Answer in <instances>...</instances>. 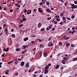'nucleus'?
<instances>
[{"instance_id": "f257e3e1", "label": "nucleus", "mask_w": 77, "mask_h": 77, "mask_svg": "<svg viewBox=\"0 0 77 77\" xmlns=\"http://www.w3.org/2000/svg\"><path fill=\"white\" fill-rule=\"evenodd\" d=\"M77 6L76 5H75L74 4H71V9H75V8H77Z\"/></svg>"}, {"instance_id": "f03ea898", "label": "nucleus", "mask_w": 77, "mask_h": 77, "mask_svg": "<svg viewBox=\"0 0 77 77\" xmlns=\"http://www.w3.org/2000/svg\"><path fill=\"white\" fill-rule=\"evenodd\" d=\"M46 12H48V13H51V10L48 8H47L46 10Z\"/></svg>"}, {"instance_id": "7ed1b4c3", "label": "nucleus", "mask_w": 77, "mask_h": 77, "mask_svg": "<svg viewBox=\"0 0 77 77\" xmlns=\"http://www.w3.org/2000/svg\"><path fill=\"white\" fill-rule=\"evenodd\" d=\"M52 45H53V43L51 42H49L48 44V47H52Z\"/></svg>"}, {"instance_id": "20e7f679", "label": "nucleus", "mask_w": 77, "mask_h": 77, "mask_svg": "<svg viewBox=\"0 0 77 77\" xmlns=\"http://www.w3.org/2000/svg\"><path fill=\"white\" fill-rule=\"evenodd\" d=\"M3 51H5V52H8V51H9V48H7L6 49L5 48H4L3 50Z\"/></svg>"}, {"instance_id": "39448f33", "label": "nucleus", "mask_w": 77, "mask_h": 77, "mask_svg": "<svg viewBox=\"0 0 77 77\" xmlns=\"http://www.w3.org/2000/svg\"><path fill=\"white\" fill-rule=\"evenodd\" d=\"M29 62H28L26 63V68H29Z\"/></svg>"}, {"instance_id": "423d86ee", "label": "nucleus", "mask_w": 77, "mask_h": 77, "mask_svg": "<svg viewBox=\"0 0 77 77\" xmlns=\"http://www.w3.org/2000/svg\"><path fill=\"white\" fill-rule=\"evenodd\" d=\"M32 12V10H27V14L28 15H29V14H30Z\"/></svg>"}, {"instance_id": "0eeeda50", "label": "nucleus", "mask_w": 77, "mask_h": 77, "mask_svg": "<svg viewBox=\"0 0 77 77\" xmlns=\"http://www.w3.org/2000/svg\"><path fill=\"white\" fill-rule=\"evenodd\" d=\"M28 39L29 38H28L27 37H26L23 39V41H27Z\"/></svg>"}, {"instance_id": "6e6552de", "label": "nucleus", "mask_w": 77, "mask_h": 77, "mask_svg": "<svg viewBox=\"0 0 77 77\" xmlns=\"http://www.w3.org/2000/svg\"><path fill=\"white\" fill-rule=\"evenodd\" d=\"M48 68H49V66L47 65L45 66V69H48Z\"/></svg>"}, {"instance_id": "1a4fd4ad", "label": "nucleus", "mask_w": 77, "mask_h": 77, "mask_svg": "<svg viewBox=\"0 0 77 77\" xmlns=\"http://www.w3.org/2000/svg\"><path fill=\"white\" fill-rule=\"evenodd\" d=\"M24 65V62H22L21 63L20 65L21 66H23Z\"/></svg>"}, {"instance_id": "9d476101", "label": "nucleus", "mask_w": 77, "mask_h": 77, "mask_svg": "<svg viewBox=\"0 0 77 77\" xmlns=\"http://www.w3.org/2000/svg\"><path fill=\"white\" fill-rule=\"evenodd\" d=\"M41 8H39L38 9V12H42V11L41 10Z\"/></svg>"}, {"instance_id": "9b49d317", "label": "nucleus", "mask_w": 77, "mask_h": 77, "mask_svg": "<svg viewBox=\"0 0 77 77\" xmlns=\"http://www.w3.org/2000/svg\"><path fill=\"white\" fill-rule=\"evenodd\" d=\"M4 32L5 33H8V29H5L4 30Z\"/></svg>"}, {"instance_id": "f8f14e48", "label": "nucleus", "mask_w": 77, "mask_h": 77, "mask_svg": "<svg viewBox=\"0 0 77 77\" xmlns=\"http://www.w3.org/2000/svg\"><path fill=\"white\" fill-rule=\"evenodd\" d=\"M45 71H44V73L45 74H47V73H48V70L45 69Z\"/></svg>"}, {"instance_id": "ddd939ff", "label": "nucleus", "mask_w": 77, "mask_h": 77, "mask_svg": "<svg viewBox=\"0 0 77 77\" xmlns=\"http://www.w3.org/2000/svg\"><path fill=\"white\" fill-rule=\"evenodd\" d=\"M43 54H44V57H47V52H46L45 53H44V52H43Z\"/></svg>"}, {"instance_id": "4468645a", "label": "nucleus", "mask_w": 77, "mask_h": 77, "mask_svg": "<svg viewBox=\"0 0 77 77\" xmlns=\"http://www.w3.org/2000/svg\"><path fill=\"white\" fill-rule=\"evenodd\" d=\"M27 51V49H26L24 51H23V52H21L22 54H24V53H25Z\"/></svg>"}, {"instance_id": "2eb2a0df", "label": "nucleus", "mask_w": 77, "mask_h": 77, "mask_svg": "<svg viewBox=\"0 0 77 77\" xmlns=\"http://www.w3.org/2000/svg\"><path fill=\"white\" fill-rule=\"evenodd\" d=\"M22 20L23 21H27V19L26 18L23 17L22 19Z\"/></svg>"}, {"instance_id": "dca6fc26", "label": "nucleus", "mask_w": 77, "mask_h": 77, "mask_svg": "<svg viewBox=\"0 0 77 77\" xmlns=\"http://www.w3.org/2000/svg\"><path fill=\"white\" fill-rule=\"evenodd\" d=\"M68 58H67L66 57H65L63 58V60H68L69 59Z\"/></svg>"}, {"instance_id": "f3484780", "label": "nucleus", "mask_w": 77, "mask_h": 77, "mask_svg": "<svg viewBox=\"0 0 77 77\" xmlns=\"http://www.w3.org/2000/svg\"><path fill=\"white\" fill-rule=\"evenodd\" d=\"M44 45H43V44H42L41 45H40V48H44Z\"/></svg>"}, {"instance_id": "a211bd4d", "label": "nucleus", "mask_w": 77, "mask_h": 77, "mask_svg": "<svg viewBox=\"0 0 77 77\" xmlns=\"http://www.w3.org/2000/svg\"><path fill=\"white\" fill-rule=\"evenodd\" d=\"M9 70H7L5 71V74L8 75L9 74Z\"/></svg>"}, {"instance_id": "6ab92c4d", "label": "nucleus", "mask_w": 77, "mask_h": 77, "mask_svg": "<svg viewBox=\"0 0 77 77\" xmlns=\"http://www.w3.org/2000/svg\"><path fill=\"white\" fill-rule=\"evenodd\" d=\"M54 18H55V19H56L57 18H60V16L58 15H57L54 17Z\"/></svg>"}, {"instance_id": "aec40b11", "label": "nucleus", "mask_w": 77, "mask_h": 77, "mask_svg": "<svg viewBox=\"0 0 77 77\" xmlns=\"http://www.w3.org/2000/svg\"><path fill=\"white\" fill-rule=\"evenodd\" d=\"M61 63H63V64H65V60H63L61 61Z\"/></svg>"}, {"instance_id": "412c9836", "label": "nucleus", "mask_w": 77, "mask_h": 77, "mask_svg": "<svg viewBox=\"0 0 77 77\" xmlns=\"http://www.w3.org/2000/svg\"><path fill=\"white\" fill-rule=\"evenodd\" d=\"M58 44L60 45H63V43L60 42H59Z\"/></svg>"}, {"instance_id": "4be33fe9", "label": "nucleus", "mask_w": 77, "mask_h": 77, "mask_svg": "<svg viewBox=\"0 0 77 77\" xmlns=\"http://www.w3.org/2000/svg\"><path fill=\"white\" fill-rule=\"evenodd\" d=\"M59 68V65H57V66H56V69H58Z\"/></svg>"}, {"instance_id": "5701e85b", "label": "nucleus", "mask_w": 77, "mask_h": 77, "mask_svg": "<svg viewBox=\"0 0 77 77\" xmlns=\"http://www.w3.org/2000/svg\"><path fill=\"white\" fill-rule=\"evenodd\" d=\"M20 49L19 48H17L16 50V51H20Z\"/></svg>"}, {"instance_id": "b1692460", "label": "nucleus", "mask_w": 77, "mask_h": 77, "mask_svg": "<svg viewBox=\"0 0 77 77\" xmlns=\"http://www.w3.org/2000/svg\"><path fill=\"white\" fill-rule=\"evenodd\" d=\"M69 45H70V44L69 43H66V47H69Z\"/></svg>"}, {"instance_id": "393cba45", "label": "nucleus", "mask_w": 77, "mask_h": 77, "mask_svg": "<svg viewBox=\"0 0 77 77\" xmlns=\"http://www.w3.org/2000/svg\"><path fill=\"white\" fill-rule=\"evenodd\" d=\"M49 27L50 29H51V27H53V25H52L51 24L50 25V26Z\"/></svg>"}, {"instance_id": "a878e982", "label": "nucleus", "mask_w": 77, "mask_h": 77, "mask_svg": "<svg viewBox=\"0 0 77 77\" xmlns=\"http://www.w3.org/2000/svg\"><path fill=\"white\" fill-rule=\"evenodd\" d=\"M69 39V37H67L64 38V39L65 40H67V39Z\"/></svg>"}, {"instance_id": "bb28decb", "label": "nucleus", "mask_w": 77, "mask_h": 77, "mask_svg": "<svg viewBox=\"0 0 77 77\" xmlns=\"http://www.w3.org/2000/svg\"><path fill=\"white\" fill-rule=\"evenodd\" d=\"M71 47H75V45L73 44H72L71 45Z\"/></svg>"}, {"instance_id": "cd10ccee", "label": "nucleus", "mask_w": 77, "mask_h": 77, "mask_svg": "<svg viewBox=\"0 0 77 77\" xmlns=\"http://www.w3.org/2000/svg\"><path fill=\"white\" fill-rule=\"evenodd\" d=\"M11 36L13 37H15V35L14 34H12L11 35Z\"/></svg>"}, {"instance_id": "c85d7f7f", "label": "nucleus", "mask_w": 77, "mask_h": 77, "mask_svg": "<svg viewBox=\"0 0 77 77\" xmlns=\"http://www.w3.org/2000/svg\"><path fill=\"white\" fill-rule=\"evenodd\" d=\"M46 5H50V2H46Z\"/></svg>"}, {"instance_id": "c756f323", "label": "nucleus", "mask_w": 77, "mask_h": 77, "mask_svg": "<svg viewBox=\"0 0 77 77\" xmlns=\"http://www.w3.org/2000/svg\"><path fill=\"white\" fill-rule=\"evenodd\" d=\"M75 18V16L72 15V16L71 18H72V19H73V18Z\"/></svg>"}, {"instance_id": "7c9ffc66", "label": "nucleus", "mask_w": 77, "mask_h": 77, "mask_svg": "<svg viewBox=\"0 0 77 77\" xmlns=\"http://www.w3.org/2000/svg\"><path fill=\"white\" fill-rule=\"evenodd\" d=\"M13 62V61H10L9 62H8V64H10V63H12Z\"/></svg>"}, {"instance_id": "2f4dec72", "label": "nucleus", "mask_w": 77, "mask_h": 77, "mask_svg": "<svg viewBox=\"0 0 77 77\" xmlns=\"http://www.w3.org/2000/svg\"><path fill=\"white\" fill-rule=\"evenodd\" d=\"M42 52H39V55H40V56H42Z\"/></svg>"}, {"instance_id": "473e14b6", "label": "nucleus", "mask_w": 77, "mask_h": 77, "mask_svg": "<svg viewBox=\"0 0 77 77\" xmlns=\"http://www.w3.org/2000/svg\"><path fill=\"white\" fill-rule=\"evenodd\" d=\"M76 60H75V58H74L73 60H72V61H75Z\"/></svg>"}, {"instance_id": "72a5a7b5", "label": "nucleus", "mask_w": 77, "mask_h": 77, "mask_svg": "<svg viewBox=\"0 0 77 77\" xmlns=\"http://www.w3.org/2000/svg\"><path fill=\"white\" fill-rule=\"evenodd\" d=\"M60 19L59 18H57L56 20L57 21H60Z\"/></svg>"}, {"instance_id": "f704fd0d", "label": "nucleus", "mask_w": 77, "mask_h": 77, "mask_svg": "<svg viewBox=\"0 0 77 77\" xmlns=\"http://www.w3.org/2000/svg\"><path fill=\"white\" fill-rule=\"evenodd\" d=\"M54 24H56L57 23V21H55L54 22Z\"/></svg>"}, {"instance_id": "c9c22d12", "label": "nucleus", "mask_w": 77, "mask_h": 77, "mask_svg": "<svg viewBox=\"0 0 77 77\" xmlns=\"http://www.w3.org/2000/svg\"><path fill=\"white\" fill-rule=\"evenodd\" d=\"M23 49H26V48L25 46V45L23 46Z\"/></svg>"}, {"instance_id": "e433bc0d", "label": "nucleus", "mask_w": 77, "mask_h": 77, "mask_svg": "<svg viewBox=\"0 0 77 77\" xmlns=\"http://www.w3.org/2000/svg\"><path fill=\"white\" fill-rule=\"evenodd\" d=\"M23 26V24H21V25H20V26H19V28H20L21 27H22Z\"/></svg>"}, {"instance_id": "4c0bfd02", "label": "nucleus", "mask_w": 77, "mask_h": 77, "mask_svg": "<svg viewBox=\"0 0 77 77\" xmlns=\"http://www.w3.org/2000/svg\"><path fill=\"white\" fill-rule=\"evenodd\" d=\"M60 15L61 16H63V13H62L60 14Z\"/></svg>"}, {"instance_id": "58836bf2", "label": "nucleus", "mask_w": 77, "mask_h": 77, "mask_svg": "<svg viewBox=\"0 0 77 77\" xmlns=\"http://www.w3.org/2000/svg\"><path fill=\"white\" fill-rule=\"evenodd\" d=\"M10 12H13V9H11L10 10Z\"/></svg>"}, {"instance_id": "ea45409f", "label": "nucleus", "mask_w": 77, "mask_h": 77, "mask_svg": "<svg viewBox=\"0 0 77 77\" xmlns=\"http://www.w3.org/2000/svg\"><path fill=\"white\" fill-rule=\"evenodd\" d=\"M38 25H39V26H42V24L41 23H38Z\"/></svg>"}, {"instance_id": "a19ab883", "label": "nucleus", "mask_w": 77, "mask_h": 77, "mask_svg": "<svg viewBox=\"0 0 77 77\" xmlns=\"http://www.w3.org/2000/svg\"><path fill=\"white\" fill-rule=\"evenodd\" d=\"M51 18L49 17V18H47V20H51Z\"/></svg>"}, {"instance_id": "79ce46f5", "label": "nucleus", "mask_w": 77, "mask_h": 77, "mask_svg": "<svg viewBox=\"0 0 77 77\" xmlns=\"http://www.w3.org/2000/svg\"><path fill=\"white\" fill-rule=\"evenodd\" d=\"M44 28H42V29H41V31H44Z\"/></svg>"}, {"instance_id": "37998d69", "label": "nucleus", "mask_w": 77, "mask_h": 77, "mask_svg": "<svg viewBox=\"0 0 77 77\" xmlns=\"http://www.w3.org/2000/svg\"><path fill=\"white\" fill-rule=\"evenodd\" d=\"M75 32V30H74L72 31V34H73V33H74V32Z\"/></svg>"}, {"instance_id": "c03bdc74", "label": "nucleus", "mask_w": 77, "mask_h": 77, "mask_svg": "<svg viewBox=\"0 0 77 77\" xmlns=\"http://www.w3.org/2000/svg\"><path fill=\"white\" fill-rule=\"evenodd\" d=\"M62 19L63 20H65V17H63L62 18Z\"/></svg>"}, {"instance_id": "a18cd8bd", "label": "nucleus", "mask_w": 77, "mask_h": 77, "mask_svg": "<svg viewBox=\"0 0 77 77\" xmlns=\"http://www.w3.org/2000/svg\"><path fill=\"white\" fill-rule=\"evenodd\" d=\"M74 3L76 5V4H77V1H74Z\"/></svg>"}, {"instance_id": "49530a36", "label": "nucleus", "mask_w": 77, "mask_h": 77, "mask_svg": "<svg viewBox=\"0 0 77 77\" xmlns=\"http://www.w3.org/2000/svg\"><path fill=\"white\" fill-rule=\"evenodd\" d=\"M40 5H43V2H40Z\"/></svg>"}, {"instance_id": "de8ad7c7", "label": "nucleus", "mask_w": 77, "mask_h": 77, "mask_svg": "<svg viewBox=\"0 0 77 77\" xmlns=\"http://www.w3.org/2000/svg\"><path fill=\"white\" fill-rule=\"evenodd\" d=\"M54 30H55V28H52V31H54Z\"/></svg>"}, {"instance_id": "09e8293b", "label": "nucleus", "mask_w": 77, "mask_h": 77, "mask_svg": "<svg viewBox=\"0 0 77 77\" xmlns=\"http://www.w3.org/2000/svg\"><path fill=\"white\" fill-rule=\"evenodd\" d=\"M5 54H2V57H3L4 56H5Z\"/></svg>"}, {"instance_id": "8fccbe9b", "label": "nucleus", "mask_w": 77, "mask_h": 77, "mask_svg": "<svg viewBox=\"0 0 77 77\" xmlns=\"http://www.w3.org/2000/svg\"><path fill=\"white\" fill-rule=\"evenodd\" d=\"M32 44H34L35 43V42L33 41H32L31 42Z\"/></svg>"}, {"instance_id": "3c124183", "label": "nucleus", "mask_w": 77, "mask_h": 77, "mask_svg": "<svg viewBox=\"0 0 77 77\" xmlns=\"http://www.w3.org/2000/svg\"><path fill=\"white\" fill-rule=\"evenodd\" d=\"M75 29V27H73L72 28V29L73 30H74V29Z\"/></svg>"}, {"instance_id": "603ef678", "label": "nucleus", "mask_w": 77, "mask_h": 77, "mask_svg": "<svg viewBox=\"0 0 77 77\" xmlns=\"http://www.w3.org/2000/svg\"><path fill=\"white\" fill-rule=\"evenodd\" d=\"M25 13H26L27 12V10H24Z\"/></svg>"}, {"instance_id": "864d4df0", "label": "nucleus", "mask_w": 77, "mask_h": 77, "mask_svg": "<svg viewBox=\"0 0 77 77\" xmlns=\"http://www.w3.org/2000/svg\"><path fill=\"white\" fill-rule=\"evenodd\" d=\"M26 48H27L28 47H29V46L27 45H25Z\"/></svg>"}, {"instance_id": "5fc2aeb1", "label": "nucleus", "mask_w": 77, "mask_h": 77, "mask_svg": "<svg viewBox=\"0 0 77 77\" xmlns=\"http://www.w3.org/2000/svg\"><path fill=\"white\" fill-rule=\"evenodd\" d=\"M48 65L49 66H51V63H49L48 64Z\"/></svg>"}, {"instance_id": "6e6d98bb", "label": "nucleus", "mask_w": 77, "mask_h": 77, "mask_svg": "<svg viewBox=\"0 0 77 77\" xmlns=\"http://www.w3.org/2000/svg\"><path fill=\"white\" fill-rule=\"evenodd\" d=\"M69 33H72V31H70L69 32Z\"/></svg>"}, {"instance_id": "4d7b16f0", "label": "nucleus", "mask_w": 77, "mask_h": 77, "mask_svg": "<svg viewBox=\"0 0 77 77\" xmlns=\"http://www.w3.org/2000/svg\"><path fill=\"white\" fill-rule=\"evenodd\" d=\"M51 37H50L48 39L49 41H50V40H51Z\"/></svg>"}, {"instance_id": "13d9d810", "label": "nucleus", "mask_w": 77, "mask_h": 77, "mask_svg": "<svg viewBox=\"0 0 77 77\" xmlns=\"http://www.w3.org/2000/svg\"><path fill=\"white\" fill-rule=\"evenodd\" d=\"M67 19L68 20H71V18H70L69 17L67 18Z\"/></svg>"}, {"instance_id": "bf43d9fd", "label": "nucleus", "mask_w": 77, "mask_h": 77, "mask_svg": "<svg viewBox=\"0 0 77 77\" xmlns=\"http://www.w3.org/2000/svg\"><path fill=\"white\" fill-rule=\"evenodd\" d=\"M54 20L53 19V20L52 21V23H54Z\"/></svg>"}, {"instance_id": "052dcab7", "label": "nucleus", "mask_w": 77, "mask_h": 77, "mask_svg": "<svg viewBox=\"0 0 77 77\" xmlns=\"http://www.w3.org/2000/svg\"><path fill=\"white\" fill-rule=\"evenodd\" d=\"M28 72H31V69H30L29 70Z\"/></svg>"}, {"instance_id": "680f3d73", "label": "nucleus", "mask_w": 77, "mask_h": 77, "mask_svg": "<svg viewBox=\"0 0 77 77\" xmlns=\"http://www.w3.org/2000/svg\"><path fill=\"white\" fill-rule=\"evenodd\" d=\"M22 18H24V15L23 14L22 15Z\"/></svg>"}, {"instance_id": "e2e57ef3", "label": "nucleus", "mask_w": 77, "mask_h": 77, "mask_svg": "<svg viewBox=\"0 0 77 77\" xmlns=\"http://www.w3.org/2000/svg\"><path fill=\"white\" fill-rule=\"evenodd\" d=\"M38 28H40V27H41V26H38Z\"/></svg>"}, {"instance_id": "0e129e2a", "label": "nucleus", "mask_w": 77, "mask_h": 77, "mask_svg": "<svg viewBox=\"0 0 77 77\" xmlns=\"http://www.w3.org/2000/svg\"><path fill=\"white\" fill-rule=\"evenodd\" d=\"M63 23H66V20H64V21H63Z\"/></svg>"}, {"instance_id": "69168bd1", "label": "nucleus", "mask_w": 77, "mask_h": 77, "mask_svg": "<svg viewBox=\"0 0 77 77\" xmlns=\"http://www.w3.org/2000/svg\"><path fill=\"white\" fill-rule=\"evenodd\" d=\"M6 26V24H4L3 25V27H5V26Z\"/></svg>"}, {"instance_id": "338daca9", "label": "nucleus", "mask_w": 77, "mask_h": 77, "mask_svg": "<svg viewBox=\"0 0 77 77\" xmlns=\"http://www.w3.org/2000/svg\"><path fill=\"white\" fill-rule=\"evenodd\" d=\"M60 68L62 69H63V66H62Z\"/></svg>"}, {"instance_id": "774afa93", "label": "nucleus", "mask_w": 77, "mask_h": 77, "mask_svg": "<svg viewBox=\"0 0 77 77\" xmlns=\"http://www.w3.org/2000/svg\"><path fill=\"white\" fill-rule=\"evenodd\" d=\"M39 77H42V75H40L39 76Z\"/></svg>"}]
</instances>
